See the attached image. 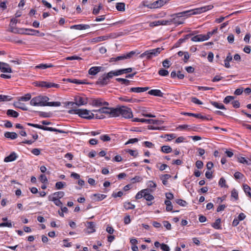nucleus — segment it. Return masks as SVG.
Wrapping results in <instances>:
<instances>
[{
  "label": "nucleus",
  "mask_w": 251,
  "mask_h": 251,
  "mask_svg": "<svg viewBox=\"0 0 251 251\" xmlns=\"http://www.w3.org/2000/svg\"><path fill=\"white\" fill-rule=\"evenodd\" d=\"M214 6L212 5H208L206 6H204L203 7H201L200 8H195L194 9H191L189 10L185 11L180 13H178L177 15H180L177 16L176 18H174L172 20V22L175 24L176 25H179L183 24V21H179L178 17L181 16H191L193 15H197L202 13L203 12H206L209 10L212 9Z\"/></svg>",
  "instance_id": "nucleus-1"
},
{
  "label": "nucleus",
  "mask_w": 251,
  "mask_h": 251,
  "mask_svg": "<svg viewBox=\"0 0 251 251\" xmlns=\"http://www.w3.org/2000/svg\"><path fill=\"white\" fill-rule=\"evenodd\" d=\"M49 98L47 96H39L32 98L30 104L32 106H59L61 105V102L59 101L48 102Z\"/></svg>",
  "instance_id": "nucleus-2"
},
{
  "label": "nucleus",
  "mask_w": 251,
  "mask_h": 251,
  "mask_svg": "<svg viewBox=\"0 0 251 251\" xmlns=\"http://www.w3.org/2000/svg\"><path fill=\"white\" fill-rule=\"evenodd\" d=\"M118 111L117 113V116L121 115L125 118H131L132 117V112L130 108L122 106L119 108H116Z\"/></svg>",
  "instance_id": "nucleus-3"
},
{
  "label": "nucleus",
  "mask_w": 251,
  "mask_h": 251,
  "mask_svg": "<svg viewBox=\"0 0 251 251\" xmlns=\"http://www.w3.org/2000/svg\"><path fill=\"white\" fill-rule=\"evenodd\" d=\"M161 50L162 49L161 48H157L156 49L147 50L144 53H142L140 55V57L144 58L146 57L148 59L151 58L153 56H157L158 54H159Z\"/></svg>",
  "instance_id": "nucleus-4"
},
{
  "label": "nucleus",
  "mask_w": 251,
  "mask_h": 251,
  "mask_svg": "<svg viewBox=\"0 0 251 251\" xmlns=\"http://www.w3.org/2000/svg\"><path fill=\"white\" fill-rule=\"evenodd\" d=\"M76 111V114L82 118L91 120L94 118V114L86 109H78Z\"/></svg>",
  "instance_id": "nucleus-5"
},
{
  "label": "nucleus",
  "mask_w": 251,
  "mask_h": 251,
  "mask_svg": "<svg viewBox=\"0 0 251 251\" xmlns=\"http://www.w3.org/2000/svg\"><path fill=\"white\" fill-rule=\"evenodd\" d=\"M75 102H68V105L73 106L74 104H76L78 106L85 105L88 102V99L85 96H77L75 98Z\"/></svg>",
  "instance_id": "nucleus-6"
},
{
  "label": "nucleus",
  "mask_w": 251,
  "mask_h": 251,
  "mask_svg": "<svg viewBox=\"0 0 251 251\" xmlns=\"http://www.w3.org/2000/svg\"><path fill=\"white\" fill-rule=\"evenodd\" d=\"M27 125L28 126H33L36 128H38L39 129H43L44 130H47V131H55V132H58L59 133H66L65 131L60 130L56 129L51 127H48V126H41L38 124H31V123H27Z\"/></svg>",
  "instance_id": "nucleus-7"
},
{
  "label": "nucleus",
  "mask_w": 251,
  "mask_h": 251,
  "mask_svg": "<svg viewBox=\"0 0 251 251\" xmlns=\"http://www.w3.org/2000/svg\"><path fill=\"white\" fill-rule=\"evenodd\" d=\"M117 110L116 108L107 107L106 106H103V114L109 115L111 117H117Z\"/></svg>",
  "instance_id": "nucleus-8"
},
{
  "label": "nucleus",
  "mask_w": 251,
  "mask_h": 251,
  "mask_svg": "<svg viewBox=\"0 0 251 251\" xmlns=\"http://www.w3.org/2000/svg\"><path fill=\"white\" fill-rule=\"evenodd\" d=\"M92 104L94 106L100 107L102 106H108L109 103L104 101L102 99H97L93 100Z\"/></svg>",
  "instance_id": "nucleus-9"
},
{
  "label": "nucleus",
  "mask_w": 251,
  "mask_h": 251,
  "mask_svg": "<svg viewBox=\"0 0 251 251\" xmlns=\"http://www.w3.org/2000/svg\"><path fill=\"white\" fill-rule=\"evenodd\" d=\"M166 2V0H158L148 5L150 8H157L164 5Z\"/></svg>",
  "instance_id": "nucleus-10"
},
{
  "label": "nucleus",
  "mask_w": 251,
  "mask_h": 251,
  "mask_svg": "<svg viewBox=\"0 0 251 251\" xmlns=\"http://www.w3.org/2000/svg\"><path fill=\"white\" fill-rule=\"evenodd\" d=\"M0 70L3 73H11L12 69L9 64L0 62Z\"/></svg>",
  "instance_id": "nucleus-11"
},
{
  "label": "nucleus",
  "mask_w": 251,
  "mask_h": 251,
  "mask_svg": "<svg viewBox=\"0 0 251 251\" xmlns=\"http://www.w3.org/2000/svg\"><path fill=\"white\" fill-rule=\"evenodd\" d=\"M136 53V51H131L130 52H128V53L126 54H123L120 56H118L116 57L117 60L118 61L123 60V59H128L132 57L133 55H134Z\"/></svg>",
  "instance_id": "nucleus-12"
},
{
  "label": "nucleus",
  "mask_w": 251,
  "mask_h": 251,
  "mask_svg": "<svg viewBox=\"0 0 251 251\" xmlns=\"http://www.w3.org/2000/svg\"><path fill=\"white\" fill-rule=\"evenodd\" d=\"M109 81L108 78L104 74L102 76H100L97 81V84L101 85H106Z\"/></svg>",
  "instance_id": "nucleus-13"
},
{
  "label": "nucleus",
  "mask_w": 251,
  "mask_h": 251,
  "mask_svg": "<svg viewBox=\"0 0 251 251\" xmlns=\"http://www.w3.org/2000/svg\"><path fill=\"white\" fill-rule=\"evenodd\" d=\"M102 69V67L100 66H95L91 67L88 71V73L91 75H96L99 72H100Z\"/></svg>",
  "instance_id": "nucleus-14"
},
{
  "label": "nucleus",
  "mask_w": 251,
  "mask_h": 251,
  "mask_svg": "<svg viewBox=\"0 0 251 251\" xmlns=\"http://www.w3.org/2000/svg\"><path fill=\"white\" fill-rule=\"evenodd\" d=\"M17 157L16 153L15 152H12L8 156L5 157L4 161L5 162L13 161L17 159Z\"/></svg>",
  "instance_id": "nucleus-15"
},
{
  "label": "nucleus",
  "mask_w": 251,
  "mask_h": 251,
  "mask_svg": "<svg viewBox=\"0 0 251 251\" xmlns=\"http://www.w3.org/2000/svg\"><path fill=\"white\" fill-rule=\"evenodd\" d=\"M149 95L156 96V97H163V93L158 89H152L149 91L148 93Z\"/></svg>",
  "instance_id": "nucleus-16"
},
{
  "label": "nucleus",
  "mask_w": 251,
  "mask_h": 251,
  "mask_svg": "<svg viewBox=\"0 0 251 251\" xmlns=\"http://www.w3.org/2000/svg\"><path fill=\"white\" fill-rule=\"evenodd\" d=\"M149 89V87H132L130 89V92L135 93H141L147 91Z\"/></svg>",
  "instance_id": "nucleus-17"
},
{
  "label": "nucleus",
  "mask_w": 251,
  "mask_h": 251,
  "mask_svg": "<svg viewBox=\"0 0 251 251\" xmlns=\"http://www.w3.org/2000/svg\"><path fill=\"white\" fill-rule=\"evenodd\" d=\"M143 123H146L148 124H152L154 125H161L163 123V121L162 120H153V119H144V120H142Z\"/></svg>",
  "instance_id": "nucleus-18"
},
{
  "label": "nucleus",
  "mask_w": 251,
  "mask_h": 251,
  "mask_svg": "<svg viewBox=\"0 0 251 251\" xmlns=\"http://www.w3.org/2000/svg\"><path fill=\"white\" fill-rule=\"evenodd\" d=\"M13 105L16 107L20 108L24 111L28 110L27 107L25 106V105L20 102V101L18 100V101H15L13 103Z\"/></svg>",
  "instance_id": "nucleus-19"
},
{
  "label": "nucleus",
  "mask_w": 251,
  "mask_h": 251,
  "mask_svg": "<svg viewBox=\"0 0 251 251\" xmlns=\"http://www.w3.org/2000/svg\"><path fill=\"white\" fill-rule=\"evenodd\" d=\"M65 195V193L63 191H58L53 193L51 195H49L48 197H51V198H55L57 199H59L63 198Z\"/></svg>",
  "instance_id": "nucleus-20"
},
{
  "label": "nucleus",
  "mask_w": 251,
  "mask_h": 251,
  "mask_svg": "<svg viewBox=\"0 0 251 251\" xmlns=\"http://www.w3.org/2000/svg\"><path fill=\"white\" fill-rule=\"evenodd\" d=\"M171 177V176L169 174L162 175L160 176V178L162 180L164 185L168 184V179Z\"/></svg>",
  "instance_id": "nucleus-21"
},
{
  "label": "nucleus",
  "mask_w": 251,
  "mask_h": 251,
  "mask_svg": "<svg viewBox=\"0 0 251 251\" xmlns=\"http://www.w3.org/2000/svg\"><path fill=\"white\" fill-rule=\"evenodd\" d=\"M90 28V25H77L71 26V28H75L77 30L86 29Z\"/></svg>",
  "instance_id": "nucleus-22"
},
{
  "label": "nucleus",
  "mask_w": 251,
  "mask_h": 251,
  "mask_svg": "<svg viewBox=\"0 0 251 251\" xmlns=\"http://www.w3.org/2000/svg\"><path fill=\"white\" fill-rule=\"evenodd\" d=\"M4 136L7 138H10L11 139L13 140L17 138L18 135L16 132H6L4 133Z\"/></svg>",
  "instance_id": "nucleus-23"
},
{
  "label": "nucleus",
  "mask_w": 251,
  "mask_h": 251,
  "mask_svg": "<svg viewBox=\"0 0 251 251\" xmlns=\"http://www.w3.org/2000/svg\"><path fill=\"white\" fill-rule=\"evenodd\" d=\"M221 220L220 218H218L216 220L215 222L213 223L211 226H212L216 229H222L221 225Z\"/></svg>",
  "instance_id": "nucleus-24"
},
{
  "label": "nucleus",
  "mask_w": 251,
  "mask_h": 251,
  "mask_svg": "<svg viewBox=\"0 0 251 251\" xmlns=\"http://www.w3.org/2000/svg\"><path fill=\"white\" fill-rule=\"evenodd\" d=\"M132 69L131 68H128L126 69H120L117 71L116 75H119L123 74H126L131 72Z\"/></svg>",
  "instance_id": "nucleus-25"
},
{
  "label": "nucleus",
  "mask_w": 251,
  "mask_h": 251,
  "mask_svg": "<svg viewBox=\"0 0 251 251\" xmlns=\"http://www.w3.org/2000/svg\"><path fill=\"white\" fill-rule=\"evenodd\" d=\"M48 200L50 201H52L57 206L62 207V202L60 201L59 199H57L55 198H51V197H48Z\"/></svg>",
  "instance_id": "nucleus-26"
},
{
  "label": "nucleus",
  "mask_w": 251,
  "mask_h": 251,
  "mask_svg": "<svg viewBox=\"0 0 251 251\" xmlns=\"http://www.w3.org/2000/svg\"><path fill=\"white\" fill-rule=\"evenodd\" d=\"M6 114L10 117L17 118L19 116V113L16 111L12 109H8L6 111Z\"/></svg>",
  "instance_id": "nucleus-27"
},
{
  "label": "nucleus",
  "mask_w": 251,
  "mask_h": 251,
  "mask_svg": "<svg viewBox=\"0 0 251 251\" xmlns=\"http://www.w3.org/2000/svg\"><path fill=\"white\" fill-rule=\"evenodd\" d=\"M191 36V34L186 35L183 38L179 39L175 44L176 47H179L182 43L184 42Z\"/></svg>",
  "instance_id": "nucleus-28"
},
{
  "label": "nucleus",
  "mask_w": 251,
  "mask_h": 251,
  "mask_svg": "<svg viewBox=\"0 0 251 251\" xmlns=\"http://www.w3.org/2000/svg\"><path fill=\"white\" fill-rule=\"evenodd\" d=\"M243 187L245 193L251 198V189L250 187L246 184L243 185Z\"/></svg>",
  "instance_id": "nucleus-29"
},
{
  "label": "nucleus",
  "mask_w": 251,
  "mask_h": 251,
  "mask_svg": "<svg viewBox=\"0 0 251 251\" xmlns=\"http://www.w3.org/2000/svg\"><path fill=\"white\" fill-rule=\"evenodd\" d=\"M191 40L194 42H201L204 41L203 34H199L191 38Z\"/></svg>",
  "instance_id": "nucleus-30"
},
{
  "label": "nucleus",
  "mask_w": 251,
  "mask_h": 251,
  "mask_svg": "<svg viewBox=\"0 0 251 251\" xmlns=\"http://www.w3.org/2000/svg\"><path fill=\"white\" fill-rule=\"evenodd\" d=\"M54 67L52 64H40L35 67L36 68L46 69L48 68H51Z\"/></svg>",
  "instance_id": "nucleus-31"
},
{
  "label": "nucleus",
  "mask_w": 251,
  "mask_h": 251,
  "mask_svg": "<svg viewBox=\"0 0 251 251\" xmlns=\"http://www.w3.org/2000/svg\"><path fill=\"white\" fill-rule=\"evenodd\" d=\"M184 115H187L189 116H193L197 118L201 119H205V117L204 116H203L201 115V114H195V113H184L183 114Z\"/></svg>",
  "instance_id": "nucleus-32"
},
{
  "label": "nucleus",
  "mask_w": 251,
  "mask_h": 251,
  "mask_svg": "<svg viewBox=\"0 0 251 251\" xmlns=\"http://www.w3.org/2000/svg\"><path fill=\"white\" fill-rule=\"evenodd\" d=\"M88 224V229L89 230L88 231L89 233H93L95 231V224L93 222H89L87 223Z\"/></svg>",
  "instance_id": "nucleus-33"
},
{
  "label": "nucleus",
  "mask_w": 251,
  "mask_h": 251,
  "mask_svg": "<svg viewBox=\"0 0 251 251\" xmlns=\"http://www.w3.org/2000/svg\"><path fill=\"white\" fill-rule=\"evenodd\" d=\"M31 96L30 94H26L25 96L20 97L18 98V100L19 101H28L31 99Z\"/></svg>",
  "instance_id": "nucleus-34"
},
{
  "label": "nucleus",
  "mask_w": 251,
  "mask_h": 251,
  "mask_svg": "<svg viewBox=\"0 0 251 251\" xmlns=\"http://www.w3.org/2000/svg\"><path fill=\"white\" fill-rule=\"evenodd\" d=\"M116 8L119 11H124L125 10V4L123 2L117 3Z\"/></svg>",
  "instance_id": "nucleus-35"
},
{
  "label": "nucleus",
  "mask_w": 251,
  "mask_h": 251,
  "mask_svg": "<svg viewBox=\"0 0 251 251\" xmlns=\"http://www.w3.org/2000/svg\"><path fill=\"white\" fill-rule=\"evenodd\" d=\"M211 104L215 106V107L221 109H226L225 106L222 103H220L216 101H211Z\"/></svg>",
  "instance_id": "nucleus-36"
},
{
  "label": "nucleus",
  "mask_w": 251,
  "mask_h": 251,
  "mask_svg": "<svg viewBox=\"0 0 251 251\" xmlns=\"http://www.w3.org/2000/svg\"><path fill=\"white\" fill-rule=\"evenodd\" d=\"M66 186L65 182L58 181L55 183V188L57 190L61 189Z\"/></svg>",
  "instance_id": "nucleus-37"
},
{
  "label": "nucleus",
  "mask_w": 251,
  "mask_h": 251,
  "mask_svg": "<svg viewBox=\"0 0 251 251\" xmlns=\"http://www.w3.org/2000/svg\"><path fill=\"white\" fill-rule=\"evenodd\" d=\"M124 206L126 210L133 209L135 208V205L130 202H126L124 203Z\"/></svg>",
  "instance_id": "nucleus-38"
},
{
  "label": "nucleus",
  "mask_w": 251,
  "mask_h": 251,
  "mask_svg": "<svg viewBox=\"0 0 251 251\" xmlns=\"http://www.w3.org/2000/svg\"><path fill=\"white\" fill-rule=\"evenodd\" d=\"M165 204L166 205V209L167 211H171L173 209V205L170 201L166 200L164 202Z\"/></svg>",
  "instance_id": "nucleus-39"
},
{
  "label": "nucleus",
  "mask_w": 251,
  "mask_h": 251,
  "mask_svg": "<svg viewBox=\"0 0 251 251\" xmlns=\"http://www.w3.org/2000/svg\"><path fill=\"white\" fill-rule=\"evenodd\" d=\"M161 151L164 153H168L172 151V149L169 146H163L161 147Z\"/></svg>",
  "instance_id": "nucleus-40"
},
{
  "label": "nucleus",
  "mask_w": 251,
  "mask_h": 251,
  "mask_svg": "<svg viewBox=\"0 0 251 251\" xmlns=\"http://www.w3.org/2000/svg\"><path fill=\"white\" fill-rule=\"evenodd\" d=\"M148 191H145L144 198L148 201H151L154 199V197L151 194L148 193Z\"/></svg>",
  "instance_id": "nucleus-41"
},
{
  "label": "nucleus",
  "mask_w": 251,
  "mask_h": 251,
  "mask_svg": "<svg viewBox=\"0 0 251 251\" xmlns=\"http://www.w3.org/2000/svg\"><path fill=\"white\" fill-rule=\"evenodd\" d=\"M12 99V97L10 96L0 95V102L10 101Z\"/></svg>",
  "instance_id": "nucleus-42"
},
{
  "label": "nucleus",
  "mask_w": 251,
  "mask_h": 251,
  "mask_svg": "<svg viewBox=\"0 0 251 251\" xmlns=\"http://www.w3.org/2000/svg\"><path fill=\"white\" fill-rule=\"evenodd\" d=\"M116 80L119 82H121L123 84H125L126 85H128L129 84L130 81L126 79L122 78H117Z\"/></svg>",
  "instance_id": "nucleus-43"
},
{
  "label": "nucleus",
  "mask_w": 251,
  "mask_h": 251,
  "mask_svg": "<svg viewBox=\"0 0 251 251\" xmlns=\"http://www.w3.org/2000/svg\"><path fill=\"white\" fill-rule=\"evenodd\" d=\"M93 196L97 198V200L98 201H100L106 197V195L100 194H95L93 195Z\"/></svg>",
  "instance_id": "nucleus-44"
},
{
  "label": "nucleus",
  "mask_w": 251,
  "mask_h": 251,
  "mask_svg": "<svg viewBox=\"0 0 251 251\" xmlns=\"http://www.w3.org/2000/svg\"><path fill=\"white\" fill-rule=\"evenodd\" d=\"M145 191H148V189H144L141 190V191L139 192L135 196V198L136 199H140L142 198V197L144 198V194L145 193Z\"/></svg>",
  "instance_id": "nucleus-45"
},
{
  "label": "nucleus",
  "mask_w": 251,
  "mask_h": 251,
  "mask_svg": "<svg viewBox=\"0 0 251 251\" xmlns=\"http://www.w3.org/2000/svg\"><path fill=\"white\" fill-rule=\"evenodd\" d=\"M231 197L232 198H233L235 201H237L238 200V193L237 191L235 189H233L231 191Z\"/></svg>",
  "instance_id": "nucleus-46"
},
{
  "label": "nucleus",
  "mask_w": 251,
  "mask_h": 251,
  "mask_svg": "<svg viewBox=\"0 0 251 251\" xmlns=\"http://www.w3.org/2000/svg\"><path fill=\"white\" fill-rule=\"evenodd\" d=\"M219 185L221 187H226L227 188L228 186L226 184V181L225 179L223 177H221L219 181Z\"/></svg>",
  "instance_id": "nucleus-47"
},
{
  "label": "nucleus",
  "mask_w": 251,
  "mask_h": 251,
  "mask_svg": "<svg viewBox=\"0 0 251 251\" xmlns=\"http://www.w3.org/2000/svg\"><path fill=\"white\" fill-rule=\"evenodd\" d=\"M158 74L162 76H166L168 75H169V72L165 69H161L158 71Z\"/></svg>",
  "instance_id": "nucleus-48"
},
{
  "label": "nucleus",
  "mask_w": 251,
  "mask_h": 251,
  "mask_svg": "<svg viewBox=\"0 0 251 251\" xmlns=\"http://www.w3.org/2000/svg\"><path fill=\"white\" fill-rule=\"evenodd\" d=\"M100 140H101L103 142L109 141H110L111 140V138L107 134L101 135L100 137Z\"/></svg>",
  "instance_id": "nucleus-49"
},
{
  "label": "nucleus",
  "mask_w": 251,
  "mask_h": 251,
  "mask_svg": "<svg viewBox=\"0 0 251 251\" xmlns=\"http://www.w3.org/2000/svg\"><path fill=\"white\" fill-rule=\"evenodd\" d=\"M234 99V97L233 96H226L224 99L223 102L226 104H227V103H229L231 101L233 100Z\"/></svg>",
  "instance_id": "nucleus-50"
},
{
  "label": "nucleus",
  "mask_w": 251,
  "mask_h": 251,
  "mask_svg": "<svg viewBox=\"0 0 251 251\" xmlns=\"http://www.w3.org/2000/svg\"><path fill=\"white\" fill-rule=\"evenodd\" d=\"M176 202L178 205L182 206H185L187 204V202L186 201L181 199H176Z\"/></svg>",
  "instance_id": "nucleus-51"
},
{
  "label": "nucleus",
  "mask_w": 251,
  "mask_h": 251,
  "mask_svg": "<svg viewBox=\"0 0 251 251\" xmlns=\"http://www.w3.org/2000/svg\"><path fill=\"white\" fill-rule=\"evenodd\" d=\"M117 71H111L108 73L107 74H105V75L107 76V77L109 79L110 78H112L114 75L115 76H118V75H116Z\"/></svg>",
  "instance_id": "nucleus-52"
},
{
  "label": "nucleus",
  "mask_w": 251,
  "mask_h": 251,
  "mask_svg": "<svg viewBox=\"0 0 251 251\" xmlns=\"http://www.w3.org/2000/svg\"><path fill=\"white\" fill-rule=\"evenodd\" d=\"M234 176L235 179H242L244 177V176L242 173L236 172L235 173Z\"/></svg>",
  "instance_id": "nucleus-53"
},
{
  "label": "nucleus",
  "mask_w": 251,
  "mask_h": 251,
  "mask_svg": "<svg viewBox=\"0 0 251 251\" xmlns=\"http://www.w3.org/2000/svg\"><path fill=\"white\" fill-rule=\"evenodd\" d=\"M191 100L192 102H193L195 104H198V105H201L203 103L201 100H200L196 97H192Z\"/></svg>",
  "instance_id": "nucleus-54"
},
{
  "label": "nucleus",
  "mask_w": 251,
  "mask_h": 251,
  "mask_svg": "<svg viewBox=\"0 0 251 251\" xmlns=\"http://www.w3.org/2000/svg\"><path fill=\"white\" fill-rule=\"evenodd\" d=\"M170 65V61L167 59L164 60L162 62V65L165 68H169Z\"/></svg>",
  "instance_id": "nucleus-55"
},
{
  "label": "nucleus",
  "mask_w": 251,
  "mask_h": 251,
  "mask_svg": "<svg viewBox=\"0 0 251 251\" xmlns=\"http://www.w3.org/2000/svg\"><path fill=\"white\" fill-rule=\"evenodd\" d=\"M126 152L129 153L130 155L134 156V157H136L138 155V152L136 151H134V150L128 149L126 150Z\"/></svg>",
  "instance_id": "nucleus-56"
},
{
  "label": "nucleus",
  "mask_w": 251,
  "mask_h": 251,
  "mask_svg": "<svg viewBox=\"0 0 251 251\" xmlns=\"http://www.w3.org/2000/svg\"><path fill=\"white\" fill-rule=\"evenodd\" d=\"M67 81H68L69 82H72V83H75V84H83L84 83L83 82L81 81L80 80L76 79H68Z\"/></svg>",
  "instance_id": "nucleus-57"
},
{
  "label": "nucleus",
  "mask_w": 251,
  "mask_h": 251,
  "mask_svg": "<svg viewBox=\"0 0 251 251\" xmlns=\"http://www.w3.org/2000/svg\"><path fill=\"white\" fill-rule=\"evenodd\" d=\"M3 226H7L8 227H12V225L10 222H3L1 223H0V227H3Z\"/></svg>",
  "instance_id": "nucleus-58"
},
{
  "label": "nucleus",
  "mask_w": 251,
  "mask_h": 251,
  "mask_svg": "<svg viewBox=\"0 0 251 251\" xmlns=\"http://www.w3.org/2000/svg\"><path fill=\"white\" fill-rule=\"evenodd\" d=\"M142 180V178L140 176H135L134 177L131 179V181L132 183L140 182Z\"/></svg>",
  "instance_id": "nucleus-59"
},
{
  "label": "nucleus",
  "mask_w": 251,
  "mask_h": 251,
  "mask_svg": "<svg viewBox=\"0 0 251 251\" xmlns=\"http://www.w3.org/2000/svg\"><path fill=\"white\" fill-rule=\"evenodd\" d=\"M67 60H81L82 58L79 56L76 55H73L66 57Z\"/></svg>",
  "instance_id": "nucleus-60"
},
{
  "label": "nucleus",
  "mask_w": 251,
  "mask_h": 251,
  "mask_svg": "<svg viewBox=\"0 0 251 251\" xmlns=\"http://www.w3.org/2000/svg\"><path fill=\"white\" fill-rule=\"evenodd\" d=\"M39 179L42 183H45L48 181L47 177L45 175H41Z\"/></svg>",
  "instance_id": "nucleus-61"
},
{
  "label": "nucleus",
  "mask_w": 251,
  "mask_h": 251,
  "mask_svg": "<svg viewBox=\"0 0 251 251\" xmlns=\"http://www.w3.org/2000/svg\"><path fill=\"white\" fill-rule=\"evenodd\" d=\"M161 249L163 251H170V249L169 247L164 243L161 244Z\"/></svg>",
  "instance_id": "nucleus-62"
},
{
  "label": "nucleus",
  "mask_w": 251,
  "mask_h": 251,
  "mask_svg": "<svg viewBox=\"0 0 251 251\" xmlns=\"http://www.w3.org/2000/svg\"><path fill=\"white\" fill-rule=\"evenodd\" d=\"M31 152L35 155H39L41 153L40 150L37 148L32 149Z\"/></svg>",
  "instance_id": "nucleus-63"
},
{
  "label": "nucleus",
  "mask_w": 251,
  "mask_h": 251,
  "mask_svg": "<svg viewBox=\"0 0 251 251\" xmlns=\"http://www.w3.org/2000/svg\"><path fill=\"white\" fill-rule=\"evenodd\" d=\"M143 144L147 148H152L154 147V145L149 141H145Z\"/></svg>",
  "instance_id": "nucleus-64"
}]
</instances>
